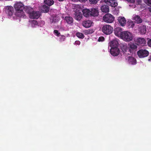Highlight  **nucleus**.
<instances>
[{
	"label": "nucleus",
	"instance_id": "obj_20",
	"mask_svg": "<svg viewBox=\"0 0 151 151\" xmlns=\"http://www.w3.org/2000/svg\"><path fill=\"white\" fill-rule=\"evenodd\" d=\"M138 29L139 31L142 34H144L146 32V27L145 25L140 26Z\"/></svg>",
	"mask_w": 151,
	"mask_h": 151
},
{
	"label": "nucleus",
	"instance_id": "obj_10",
	"mask_svg": "<svg viewBox=\"0 0 151 151\" xmlns=\"http://www.w3.org/2000/svg\"><path fill=\"white\" fill-rule=\"evenodd\" d=\"M135 43L138 45L144 46L146 44V41L144 38L139 37L136 39Z\"/></svg>",
	"mask_w": 151,
	"mask_h": 151
},
{
	"label": "nucleus",
	"instance_id": "obj_7",
	"mask_svg": "<svg viewBox=\"0 0 151 151\" xmlns=\"http://www.w3.org/2000/svg\"><path fill=\"white\" fill-rule=\"evenodd\" d=\"M14 8L16 11H23L24 8L23 4L21 2L16 3L14 6Z\"/></svg>",
	"mask_w": 151,
	"mask_h": 151
},
{
	"label": "nucleus",
	"instance_id": "obj_35",
	"mask_svg": "<svg viewBox=\"0 0 151 151\" xmlns=\"http://www.w3.org/2000/svg\"><path fill=\"white\" fill-rule=\"evenodd\" d=\"M55 18V17H54L53 16L51 17V18L50 19L51 22L53 23L54 22H56Z\"/></svg>",
	"mask_w": 151,
	"mask_h": 151
},
{
	"label": "nucleus",
	"instance_id": "obj_16",
	"mask_svg": "<svg viewBox=\"0 0 151 151\" xmlns=\"http://www.w3.org/2000/svg\"><path fill=\"white\" fill-rule=\"evenodd\" d=\"M65 20L68 24L72 25L73 23V20L71 17L70 16L65 17Z\"/></svg>",
	"mask_w": 151,
	"mask_h": 151
},
{
	"label": "nucleus",
	"instance_id": "obj_39",
	"mask_svg": "<svg viewBox=\"0 0 151 151\" xmlns=\"http://www.w3.org/2000/svg\"><path fill=\"white\" fill-rule=\"evenodd\" d=\"M147 44L149 47H151V39L148 41Z\"/></svg>",
	"mask_w": 151,
	"mask_h": 151
},
{
	"label": "nucleus",
	"instance_id": "obj_8",
	"mask_svg": "<svg viewBox=\"0 0 151 151\" xmlns=\"http://www.w3.org/2000/svg\"><path fill=\"white\" fill-rule=\"evenodd\" d=\"M6 13L9 16H12L14 13L13 8L11 6H7L5 8Z\"/></svg>",
	"mask_w": 151,
	"mask_h": 151
},
{
	"label": "nucleus",
	"instance_id": "obj_32",
	"mask_svg": "<svg viewBox=\"0 0 151 151\" xmlns=\"http://www.w3.org/2000/svg\"><path fill=\"white\" fill-rule=\"evenodd\" d=\"M60 41V42L64 41L65 39V37L63 35H61L59 37Z\"/></svg>",
	"mask_w": 151,
	"mask_h": 151
},
{
	"label": "nucleus",
	"instance_id": "obj_24",
	"mask_svg": "<svg viewBox=\"0 0 151 151\" xmlns=\"http://www.w3.org/2000/svg\"><path fill=\"white\" fill-rule=\"evenodd\" d=\"M128 61L130 63L134 65L136 63V60L135 58L132 57H129Z\"/></svg>",
	"mask_w": 151,
	"mask_h": 151
},
{
	"label": "nucleus",
	"instance_id": "obj_25",
	"mask_svg": "<svg viewBox=\"0 0 151 151\" xmlns=\"http://www.w3.org/2000/svg\"><path fill=\"white\" fill-rule=\"evenodd\" d=\"M44 2L45 4L50 6L54 4V1L53 0H45Z\"/></svg>",
	"mask_w": 151,
	"mask_h": 151
},
{
	"label": "nucleus",
	"instance_id": "obj_41",
	"mask_svg": "<svg viewBox=\"0 0 151 151\" xmlns=\"http://www.w3.org/2000/svg\"><path fill=\"white\" fill-rule=\"evenodd\" d=\"M127 1L131 3H134L135 2V0H127Z\"/></svg>",
	"mask_w": 151,
	"mask_h": 151
},
{
	"label": "nucleus",
	"instance_id": "obj_43",
	"mask_svg": "<svg viewBox=\"0 0 151 151\" xmlns=\"http://www.w3.org/2000/svg\"><path fill=\"white\" fill-rule=\"evenodd\" d=\"M136 1L138 3V4H139L141 2V0H136Z\"/></svg>",
	"mask_w": 151,
	"mask_h": 151
},
{
	"label": "nucleus",
	"instance_id": "obj_21",
	"mask_svg": "<svg viewBox=\"0 0 151 151\" xmlns=\"http://www.w3.org/2000/svg\"><path fill=\"white\" fill-rule=\"evenodd\" d=\"M83 15L86 17H89L91 15L90 11L89 9H84L82 10Z\"/></svg>",
	"mask_w": 151,
	"mask_h": 151
},
{
	"label": "nucleus",
	"instance_id": "obj_26",
	"mask_svg": "<svg viewBox=\"0 0 151 151\" xmlns=\"http://www.w3.org/2000/svg\"><path fill=\"white\" fill-rule=\"evenodd\" d=\"M50 8L46 5H43L41 8V10L44 13H47L49 12Z\"/></svg>",
	"mask_w": 151,
	"mask_h": 151
},
{
	"label": "nucleus",
	"instance_id": "obj_27",
	"mask_svg": "<svg viewBox=\"0 0 151 151\" xmlns=\"http://www.w3.org/2000/svg\"><path fill=\"white\" fill-rule=\"evenodd\" d=\"M24 10L26 12L30 14V13L32 11V9L29 6H27L25 7H24Z\"/></svg>",
	"mask_w": 151,
	"mask_h": 151
},
{
	"label": "nucleus",
	"instance_id": "obj_37",
	"mask_svg": "<svg viewBox=\"0 0 151 151\" xmlns=\"http://www.w3.org/2000/svg\"><path fill=\"white\" fill-rule=\"evenodd\" d=\"M54 33L57 36H59L60 34V33L59 32L58 30H55L54 31Z\"/></svg>",
	"mask_w": 151,
	"mask_h": 151
},
{
	"label": "nucleus",
	"instance_id": "obj_11",
	"mask_svg": "<svg viewBox=\"0 0 151 151\" xmlns=\"http://www.w3.org/2000/svg\"><path fill=\"white\" fill-rule=\"evenodd\" d=\"M110 53L113 56H116L119 53L120 50L118 47L111 48L110 50Z\"/></svg>",
	"mask_w": 151,
	"mask_h": 151
},
{
	"label": "nucleus",
	"instance_id": "obj_44",
	"mask_svg": "<svg viewBox=\"0 0 151 151\" xmlns=\"http://www.w3.org/2000/svg\"><path fill=\"white\" fill-rule=\"evenodd\" d=\"M148 60L149 61H150L151 60V55L149 58V59H148Z\"/></svg>",
	"mask_w": 151,
	"mask_h": 151
},
{
	"label": "nucleus",
	"instance_id": "obj_18",
	"mask_svg": "<svg viewBox=\"0 0 151 151\" xmlns=\"http://www.w3.org/2000/svg\"><path fill=\"white\" fill-rule=\"evenodd\" d=\"M82 15L80 12H76L75 14V18L77 20H80L82 18Z\"/></svg>",
	"mask_w": 151,
	"mask_h": 151
},
{
	"label": "nucleus",
	"instance_id": "obj_36",
	"mask_svg": "<svg viewBox=\"0 0 151 151\" xmlns=\"http://www.w3.org/2000/svg\"><path fill=\"white\" fill-rule=\"evenodd\" d=\"M105 38L103 36H101L99 37L98 39V41L99 42H102L104 40Z\"/></svg>",
	"mask_w": 151,
	"mask_h": 151
},
{
	"label": "nucleus",
	"instance_id": "obj_38",
	"mask_svg": "<svg viewBox=\"0 0 151 151\" xmlns=\"http://www.w3.org/2000/svg\"><path fill=\"white\" fill-rule=\"evenodd\" d=\"M91 3L95 4L97 2V0H89Z\"/></svg>",
	"mask_w": 151,
	"mask_h": 151
},
{
	"label": "nucleus",
	"instance_id": "obj_28",
	"mask_svg": "<svg viewBox=\"0 0 151 151\" xmlns=\"http://www.w3.org/2000/svg\"><path fill=\"white\" fill-rule=\"evenodd\" d=\"M76 36L79 38L83 39L84 37V36L83 34L79 32H77L76 34Z\"/></svg>",
	"mask_w": 151,
	"mask_h": 151
},
{
	"label": "nucleus",
	"instance_id": "obj_42",
	"mask_svg": "<svg viewBox=\"0 0 151 151\" xmlns=\"http://www.w3.org/2000/svg\"><path fill=\"white\" fill-rule=\"evenodd\" d=\"M85 33L86 34H89L90 33V32L89 30H85Z\"/></svg>",
	"mask_w": 151,
	"mask_h": 151
},
{
	"label": "nucleus",
	"instance_id": "obj_12",
	"mask_svg": "<svg viewBox=\"0 0 151 151\" xmlns=\"http://www.w3.org/2000/svg\"><path fill=\"white\" fill-rule=\"evenodd\" d=\"M121 49L122 52L125 55H127L129 54V51H128V48L126 45L122 44L121 45Z\"/></svg>",
	"mask_w": 151,
	"mask_h": 151
},
{
	"label": "nucleus",
	"instance_id": "obj_15",
	"mask_svg": "<svg viewBox=\"0 0 151 151\" xmlns=\"http://www.w3.org/2000/svg\"><path fill=\"white\" fill-rule=\"evenodd\" d=\"M91 16L94 17L97 16L99 15V12L98 9H96L92 8L91 9V10L90 11Z\"/></svg>",
	"mask_w": 151,
	"mask_h": 151
},
{
	"label": "nucleus",
	"instance_id": "obj_17",
	"mask_svg": "<svg viewBox=\"0 0 151 151\" xmlns=\"http://www.w3.org/2000/svg\"><path fill=\"white\" fill-rule=\"evenodd\" d=\"M118 21L120 25L124 26L126 24V20L124 17H119L118 18Z\"/></svg>",
	"mask_w": 151,
	"mask_h": 151
},
{
	"label": "nucleus",
	"instance_id": "obj_4",
	"mask_svg": "<svg viewBox=\"0 0 151 151\" xmlns=\"http://www.w3.org/2000/svg\"><path fill=\"white\" fill-rule=\"evenodd\" d=\"M138 56L139 58H142L147 56L149 54V52L145 49H141L137 52Z\"/></svg>",
	"mask_w": 151,
	"mask_h": 151
},
{
	"label": "nucleus",
	"instance_id": "obj_22",
	"mask_svg": "<svg viewBox=\"0 0 151 151\" xmlns=\"http://www.w3.org/2000/svg\"><path fill=\"white\" fill-rule=\"evenodd\" d=\"M119 45L118 41L116 40H113L111 42L110 46L111 48L118 47Z\"/></svg>",
	"mask_w": 151,
	"mask_h": 151
},
{
	"label": "nucleus",
	"instance_id": "obj_30",
	"mask_svg": "<svg viewBox=\"0 0 151 151\" xmlns=\"http://www.w3.org/2000/svg\"><path fill=\"white\" fill-rule=\"evenodd\" d=\"M75 8L76 9V10H77L78 12H80V11H82V10L80 5L78 4H75Z\"/></svg>",
	"mask_w": 151,
	"mask_h": 151
},
{
	"label": "nucleus",
	"instance_id": "obj_34",
	"mask_svg": "<svg viewBox=\"0 0 151 151\" xmlns=\"http://www.w3.org/2000/svg\"><path fill=\"white\" fill-rule=\"evenodd\" d=\"M144 2L147 5L151 6V0H144Z\"/></svg>",
	"mask_w": 151,
	"mask_h": 151
},
{
	"label": "nucleus",
	"instance_id": "obj_23",
	"mask_svg": "<svg viewBox=\"0 0 151 151\" xmlns=\"http://www.w3.org/2000/svg\"><path fill=\"white\" fill-rule=\"evenodd\" d=\"M134 22L137 24L141 23L142 22V20L140 17L138 15H135L133 17Z\"/></svg>",
	"mask_w": 151,
	"mask_h": 151
},
{
	"label": "nucleus",
	"instance_id": "obj_45",
	"mask_svg": "<svg viewBox=\"0 0 151 151\" xmlns=\"http://www.w3.org/2000/svg\"><path fill=\"white\" fill-rule=\"evenodd\" d=\"M62 29L63 30H64V29H63V28H62L61 27H60V29Z\"/></svg>",
	"mask_w": 151,
	"mask_h": 151
},
{
	"label": "nucleus",
	"instance_id": "obj_2",
	"mask_svg": "<svg viewBox=\"0 0 151 151\" xmlns=\"http://www.w3.org/2000/svg\"><path fill=\"white\" fill-rule=\"evenodd\" d=\"M121 38L126 42H129L132 41L133 37L132 34L131 32L128 31H123Z\"/></svg>",
	"mask_w": 151,
	"mask_h": 151
},
{
	"label": "nucleus",
	"instance_id": "obj_1",
	"mask_svg": "<svg viewBox=\"0 0 151 151\" xmlns=\"http://www.w3.org/2000/svg\"><path fill=\"white\" fill-rule=\"evenodd\" d=\"M101 30L104 35H109L112 33L113 28L109 24H104L102 25Z\"/></svg>",
	"mask_w": 151,
	"mask_h": 151
},
{
	"label": "nucleus",
	"instance_id": "obj_19",
	"mask_svg": "<svg viewBox=\"0 0 151 151\" xmlns=\"http://www.w3.org/2000/svg\"><path fill=\"white\" fill-rule=\"evenodd\" d=\"M101 10L103 12L107 13L109 12V7L107 5H104L101 7Z\"/></svg>",
	"mask_w": 151,
	"mask_h": 151
},
{
	"label": "nucleus",
	"instance_id": "obj_40",
	"mask_svg": "<svg viewBox=\"0 0 151 151\" xmlns=\"http://www.w3.org/2000/svg\"><path fill=\"white\" fill-rule=\"evenodd\" d=\"M80 42L78 40L76 41L75 42V44L77 45H79L80 44Z\"/></svg>",
	"mask_w": 151,
	"mask_h": 151
},
{
	"label": "nucleus",
	"instance_id": "obj_3",
	"mask_svg": "<svg viewBox=\"0 0 151 151\" xmlns=\"http://www.w3.org/2000/svg\"><path fill=\"white\" fill-rule=\"evenodd\" d=\"M103 19L106 23H111L113 22L114 17L112 14L107 13L104 16Z\"/></svg>",
	"mask_w": 151,
	"mask_h": 151
},
{
	"label": "nucleus",
	"instance_id": "obj_9",
	"mask_svg": "<svg viewBox=\"0 0 151 151\" xmlns=\"http://www.w3.org/2000/svg\"><path fill=\"white\" fill-rule=\"evenodd\" d=\"M114 32L116 36L121 38L123 32L122 28L117 27L114 29Z\"/></svg>",
	"mask_w": 151,
	"mask_h": 151
},
{
	"label": "nucleus",
	"instance_id": "obj_31",
	"mask_svg": "<svg viewBox=\"0 0 151 151\" xmlns=\"http://www.w3.org/2000/svg\"><path fill=\"white\" fill-rule=\"evenodd\" d=\"M129 47L132 50H135L137 47V46L133 43L131 44L130 45Z\"/></svg>",
	"mask_w": 151,
	"mask_h": 151
},
{
	"label": "nucleus",
	"instance_id": "obj_5",
	"mask_svg": "<svg viewBox=\"0 0 151 151\" xmlns=\"http://www.w3.org/2000/svg\"><path fill=\"white\" fill-rule=\"evenodd\" d=\"M102 2H104L113 7L116 6L118 5L117 3L115 0H102L101 1L100 3Z\"/></svg>",
	"mask_w": 151,
	"mask_h": 151
},
{
	"label": "nucleus",
	"instance_id": "obj_33",
	"mask_svg": "<svg viewBox=\"0 0 151 151\" xmlns=\"http://www.w3.org/2000/svg\"><path fill=\"white\" fill-rule=\"evenodd\" d=\"M38 22L36 20H33L32 21V27H34L35 25H37Z\"/></svg>",
	"mask_w": 151,
	"mask_h": 151
},
{
	"label": "nucleus",
	"instance_id": "obj_6",
	"mask_svg": "<svg viewBox=\"0 0 151 151\" xmlns=\"http://www.w3.org/2000/svg\"><path fill=\"white\" fill-rule=\"evenodd\" d=\"M39 11H32L29 14V18L31 19H37L40 16Z\"/></svg>",
	"mask_w": 151,
	"mask_h": 151
},
{
	"label": "nucleus",
	"instance_id": "obj_29",
	"mask_svg": "<svg viewBox=\"0 0 151 151\" xmlns=\"http://www.w3.org/2000/svg\"><path fill=\"white\" fill-rule=\"evenodd\" d=\"M127 24L129 28H133L134 25V22L131 20L127 22Z\"/></svg>",
	"mask_w": 151,
	"mask_h": 151
},
{
	"label": "nucleus",
	"instance_id": "obj_14",
	"mask_svg": "<svg viewBox=\"0 0 151 151\" xmlns=\"http://www.w3.org/2000/svg\"><path fill=\"white\" fill-rule=\"evenodd\" d=\"M15 15L17 16L24 18H25L26 17L23 11H16L15 13Z\"/></svg>",
	"mask_w": 151,
	"mask_h": 151
},
{
	"label": "nucleus",
	"instance_id": "obj_13",
	"mask_svg": "<svg viewBox=\"0 0 151 151\" xmlns=\"http://www.w3.org/2000/svg\"><path fill=\"white\" fill-rule=\"evenodd\" d=\"M93 22L91 20L84 21L82 23V25L86 28H89L91 26Z\"/></svg>",
	"mask_w": 151,
	"mask_h": 151
}]
</instances>
